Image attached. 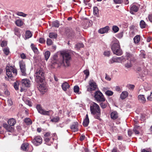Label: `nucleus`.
<instances>
[{"instance_id": "1", "label": "nucleus", "mask_w": 152, "mask_h": 152, "mask_svg": "<svg viewBox=\"0 0 152 152\" xmlns=\"http://www.w3.org/2000/svg\"><path fill=\"white\" fill-rule=\"evenodd\" d=\"M90 110L91 114L94 115L95 118L99 120L101 119L100 118L101 115L100 107L97 104L94 102L91 103Z\"/></svg>"}, {"instance_id": "2", "label": "nucleus", "mask_w": 152, "mask_h": 152, "mask_svg": "<svg viewBox=\"0 0 152 152\" xmlns=\"http://www.w3.org/2000/svg\"><path fill=\"white\" fill-rule=\"evenodd\" d=\"M111 50L114 54L117 56H121L122 54V51L121 49L118 41L114 38L112 42Z\"/></svg>"}, {"instance_id": "3", "label": "nucleus", "mask_w": 152, "mask_h": 152, "mask_svg": "<svg viewBox=\"0 0 152 152\" xmlns=\"http://www.w3.org/2000/svg\"><path fill=\"white\" fill-rule=\"evenodd\" d=\"M34 76L37 83H42L45 78V74L43 69L41 68H38L35 71Z\"/></svg>"}, {"instance_id": "4", "label": "nucleus", "mask_w": 152, "mask_h": 152, "mask_svg": "<svg viewBox=\"0 0 152 152\" xmlns=\"http://www.w3.org/2000/svg\"><path fill=\"white\" fill-rule=\"evenodd\" d=\"M61 55L62 56V60L59 61V63L61 64H63L66 66H69L71 60V57L69 54L68 53L63 52L61 53Z\"/></svg>"}, {"instance_id": "5", "label": "nucleus", "mask_w": 152, "mask_h": 152, "mask_svg": "<svg viewBox=\"0 0 152 152\" xmlns=\"http://www.w3.org/2000/svg\"><path fill=\"white\" fill-rule=\"evenodd\" d=\"M6 75L8 78L11 80H13L14 77L17 74V70L13 67L7 66L6 68Z\"/></svg>"}, {"instance_id": "6", "label": "nucleus", "mask_w": 152, "mask_h": 152, "mask_svg": "<svg viewBox=\"0 0 152 152\" xmlns=\"http://www.w3.org/2000/svg\"><path fill=\"white\" fill-rule=\"evenodd\" d=\"M94 94L95 100L97 102H104L105 101V98L102 93L100 91H95Z\"/></svg>"}, {"instance_id": "7", "label": "nucleus", "mask_w": 152, "mask_h": 152, "mask_svg": "<svg viewBox=\"0 0 152 152\" xmlns=\"http://www.w3.org/2000/svg\"><path fill=\"white\" fill-rule=\"evenodd\" d=\"M36 108L38 112L42 115L49 116L50 114L53 113V112L51 110L46 111L43 109L40 104H38L37 105Z\"/></svg>"}, {"instance_id": "8", "label": "nucleus", "mask_w": 152, "mask_h": 152, "mask_svg": "<svg viewBox=\"0 0 152 152\" xmlns=\"http://www.w3.org/2000/svg\"><path fill=\"white\" fill-rule=\"evenodd\" d=\"M88 84L87 89L88 91H95L97 88L96 83L92 80H91L89 81Z\"/></svg>"}, {"instance_id": "9", "label": "nucleus", "mask_w": 152, "mask_h": 152, "mask_svg": "<svg viewBox=\"0 0 152 152\" xmlns=\"http://www.w3.org/2000/svg\"><path fill=\"white\" fill-rule=\"evenodd\" d=\"M42 142V138L40 136H35L32 140V142L35 146H38L41 144Z\"/></svg>"}, {"instance_id": "10", "label": "nucleus", "mask_w": 152, "mask_h": 152, "mask_svg": "<svg viewBox=\"0 0 152 152\" xmlns=\"http://www.w3.org/2000/svg\"><path fill=\"white\" fill-rule=\"evenodd\" d=\"M19 64L21 72L22 75L25 76L26 75V69L25 62L23 61H20L19 62Z\"/></svg>"}, {"instance_id": "11", "label": "nucleus", "mask_w": 152, "mask_h": 152, "mask_svg": "<svg viewBox=\"0 0 152 152\" xmlns=\"http://www.w3.org/2000/svg\"><path fill=\"white\" fill-rule=\"evenodd\" d=\"M42 83L40 84H39V85L37 86V88L41 92L42 94H43L47 91V88L45 84Z\"/></svg>"}, {"instance_id": "12", "label": "nucleus", "mask_w": 152, "mask_h": 152, "mask_svg": "<svg viewBox=\"0 0 152 152\" xmlns=\"http://www.w3.org/2000/svg\"><path fill=\"white\" fill-rule=\"evenodd\" d=\"M21 84L23 87H29L30 86V82L27 79H23L21 81Z\"/></svg>"}, {"instance_id": "13", "label": "nucleus", "mask_w": 152, "mask_h": 152, "mask_svg": "<svg viewBox=\"0 0 152 152\" xmlns=\"http://www.w3.org/2000/svg\"><path fill=\"white\" fill-rule=\"evenodd\" d=\"M139 9V7L138 6L135 4H133L131 6L130 12L132 14H134V12H137Z\"/></svg>"}, {"instance_id": "14", "label": "nucleus", "mask_w": 152, "mask_h": 152, "mask_svg": "<svg viewBox=\"0 0 152 152\" xmlns=\"http://www.w3.org/2000/svg\"><path fill=\"white\" fill-rule=\"evenodd\" d=\"M45 143L48 145H50L53 143L54 140V138L53 137L46 138L44 139Z\"/></svg>"}, {"instance_id": "15", "label": "nucleus", "mask_w": 152, "mask_h": 152, "mask_svg": "<svg viewBox=\"0 0 152 152\" xmlns=\"http://www.w3.org/2000/svg\"><path fill=\"white\" fill-rule=\"evenodd\" d=\"M78 123L77 122H74L71 125L70 128L72 131L75 132L78 130Z\"/></svg>"}, {"instance_id": "16", "label": "nucleus", "mask_w": 152, "mask_h": 152, "mask_svg": "<svg viewBox=\"0 0 152 152\" xmlns=\"http://www.w3.org/2000/svg\"><path fill=\"white\" fill-rule=\"evenodd\" d=\"M3 126L8 132H12L14 131V128L11 126L8 125L7 124H4Z\"/></svg>"}, {"instance_id": "17", "label": "nucleus", "mask_w": 152, "mask_h": 152, "mask_svg": "<svg viewBox=\"0 0 152 152\" xmlns=\"http://www.w3.org/2000/svg\"><path fill=\"white\" fill-rule=\"evenodd\" d=\"M109 29V27L108 26H106L100 29L98 32L101 34H104L108 32Z\"/></svg>"}, {"instance_id": "18", "label": "nucleus", "mask_w": 152, "mask_h": 152, "mask_svg": "<svg viewBox=\"0 0 152 152\" xmlns=\"http://www.w3.org/2000/svg\"><path fill=\"white\" fill-rule=\"evenodd\" d=\"M91 21L87 20L83 22L82 23V26L84 28H87L91 26Z\"/></svg>"}, {"instance_id": "19", "label": "nucleus", "mask_w": 152, "mask_h": 152, "mask_svg": "<svg viewBox=\"0 0 152 152\" xmlns=\"http://www.w3.org/2000/svg\"><path fill=\"white\" fill-rule=\"evenodd\" d=\"M111 118L113 120L116 119L118 117V114L116 111L112 112L110 114Z\"/></svg>"}, {"instance_id": "20", "label": "nucleus", "mask_w": 152, "mask_h": 152, "mask_svg": "<svg viewBox=\"0 0 152 152\" xmlns=\"http://www.w3.org/2000/svg\"><path fill=\"white\" fill-rule=\"evenodd\" d=\"M126 56L128 60L129 61H134V59L133 55L129 53H126Z\"/></svg>"}, {"instance_id": "21", "label": "nucleus", "mask_w": 152, "mask_h": 152, "mask_svg": "<svg viewBox=\"0 0 152 152\" xmlns=\"http://www.w3.org/2000/svg\"><path fill=\"white\" fill-rule=\"evenodd\" d=\"M70 86L69 84L66 82H65L61 85V87L63 90L66 91L67 89L69 88Z\"/></svg>"}, {"instance_id": "22", "label": "nucleus", "mask_w": 152, "mask_h": 152, "mask_svg": "<svg viewBox=\"0 0 152 152\" xmlns=\"http://www.w3.org/2000/svg\"><path fill=\"white\" fill-rule=\"evenodd\" d=\"M23 100L26 104L28 105L30 107L32 106V103L29 98L23 97Z\"/></svg>"}, {"instance_id": "23", "label": "nucleus", "mask_w": 152, "mask_h": 152, "mask_svg": "<svg viewBox=\"0 0 152 152\" xmlns=\"http://www.w3.org/2000/svg\"><path fill=\"white\" fill-rule=\"evenodd\" d=\"M89 123V119L88 115L87 114L86 115V118L83 121V125L84 126L86 127L88 126Z\"/></svg>"}, {"instance_id": "24", "label": "nucleus", "mask_w": 152, "mask_h": 152, "mask_svg": "<svg viewBox=\"0 0 152 152\" xmlns=\"http://www.w3.org/2000/svg\"><path fill=\"white\" fill-rule=\"evenodd\" d=\"M128 95V93L126 91H124L122 92L121 94L120 97L122 99H124Z\"/></svg>"}, {"instance_id": "25", "label": "nucleus", "mask_w": 152, "mask_h": 152, "mask_svg": "<svg viewBox=\"0 0 152 152\" xmlns=\"http://www.w3.org/2000/svg\"><path fill=\"white\" fill-rule=\"evenodd\" d=\"M28 145L29 144L28 143H24L21 146V149L24 151H28Z\"/></svg>"}, {"instance_id": "26", "label": "nucleus", "mask_w": 152, "mask_h": 152, "mask_svg": "<svg viewBox=\"0 0 152 152\" xmlns=\"http://www.w3.org/2000/svg\"><path fill=\"white\" fill-rule=\"evenodd\" d=\"M138 99L142 103H145L146 101V99L143 95H140L138 96Z\"/></svg>"}, {"instance_id": "27", "label": "nucleus", "mask_w": 152, "mask_h": 152, "mask_svg": "<svg viewBox=\"0 0 152 152\" xmlns=\"http://www.w3.org/2000/svg\"><path fill=\"white\" fill-rule=\"evenodd\" d=\"M100 102L101 103L100 104V105L102 109H104L106 108L108 104V103L107 101Z\"/></svg>"}, {"instance_id": "28", "label": "nucleus", "mask_w": 152, "mask_h": 152, "mask_svg": "<svg viewBox=\"0 0 152 152\" xmlns=\"http://www.w3.org/2000/svg\"><path fill=\"white\" fill-rule=\"evenodd\" d=\"M8 123L9 125L13 126L15 124L16 121L14 119L11 118L8 120Z\"/></svg>"}, {"instance_id": "29", "label": "nucleus", "mask_w": 152, "mask_h": 152, "mask_svg": "<svg viewBox=\"0 0 152 152\" xmlns=\"http://www.w3.org/2000/svg\"><path fill=\"white\" fill-rule=\"evenodd\" d=\"M15 24L18 26H21L23 25V22L21 20L18 19L15 21Z\"/></svg>"}, {"instance_id": "30", "label": "nucleus", "mask_w": 152, "mask_h": 152, "mask_svg": "<svg viewBox=\"0 0 152 152\" xmlns=\"http://www.w3.org/2000/svg\"><path fill=\"white\" fill-rule=\"evenodd\" d=\"M32 36L31 32L29 31H27L26 32L25 38L26 39L31 38Z\"/></svg>"}, {"instance_id": "31", "label": "nucleus", "mask_w": 152, "mask_h": 152, "mask_svg": "<svg viewBox=\"0 0 152 152\" xmlns=\"http://www.w3.org/2000/svg\"><path fill=\"white\" fill-rule=\"evenodd\" d=\"M31 47L34 52L35 53L38 54V50L37 48L34 46L33 44H31Z\"/></svg>"}, {"instance_id": "32", "label": "nucleus", "mask_w": 152, "mask_h": 152, "mask_svg": "<svg viewBox=\"0 0 152 152\" xmlns=\"http://www.w3.org/2000/svg\"><path fill=\"white\" fill-rule=\"evenodd\" d=\"M57 34L53 32H51L49 34V37L52 39L56 38L57 37Z\"/></svg>"}, {"instance_id": "33", "label": "nucleus", "mask_w": 152, "mask_h": 152, "mask_svg": "<svg viewBox=\"0 0 152 152\" xmlns=\"http://www.w3.org/2000/svg\"><path fill=\"white\" fill-rule=\"evenodd\" d=\"M117 62L121 63L123 61H124L125 58L124 56H122L121 57H116Z\"/></svg>"}, {"instance_id": "34", "label": "nucleus", "mask_w": 152, "mask_h": 152, "mask_svg": "<svg viewBox=\"0 0 152 152\" xmlns=\"http://www.w3.org/2000/svg\"><path fill=\"white\" fill-rule=\"evenodd\" d=\"M44 55L45 59L47 61L49 58L50 55V52L48 51L45 52L44 53Z\"/></svg>"}, {"instance_id": "35", "label": "nucleus", "mask_w": 152, "mask_h": 152, "mask_svg": "<svg viewBox=\"0 0 152 152\" xmlns=\"http://www.w3.org/2000/svg\"><path fill=\"white\" fill-rule=\"evenodd\" d=\"M140 38L139 35H137L134 38V42L137 44L140 41Z\"/></svg>"}, {"instance_id": "36", "label": "nucleus", "mask_w": 152, "mask_h": 152, "mask_svg": "<svg viewBox=\"0 0 152 152\" xmlns=\"http://www.w3.org/2000/svg\"><path fill=\"white\" fill-rule=\"evenodd\" d=\"M52 25L53 26L58 28L59 26V23L58 21L56 20L53 22Z\"/></svg>"}, {"instance_id": "37", "label": "nucleus", "mask_w": 152, "mask_h": 152, "mask_svg": "<svg viewBox=\"0 0 152 152\" xmlns=\"http://www.w3.org/2000/svg\"><path fill=\"white\" fill-rule=\"evenodd\" d=\"M3 50L4 53L7 56L10 53L9 49L8 48L6 47L3 48Z\"/></svg>"}, {"instance_id": "38", "label": "nucleus", "mask_w": 152, "mask_h": 152, "mask_svg": "<svg viewBox=\"0 0 152 152\" xmlns=\"http://www.w3.org/2000/svg\"><path fill=\"white\" fill-rule=\"evenodd\" d=\"M140 25L141 28H143L145 27L146 24L144 20H141L140 22Z\"/></svg>"}, {"instance_id": "39", "label": "nucleus", "mask_w": 152, "mask_h": 152, "mask_svg": "<svg viewBox=\"0 0 152 152\" xmlns=\"http://www.w3.org/2000/svg\"><path fill=\"white\" fill-rule=\"evenodd\" d=\"M15 34L17 35L18 37H20V30L19 28H15L14 30Z\"/></svg>"}, {"instance_id": "40", "label": "nucleus", "mask_w": 152, "mask_h": 152, "mask_svg": "<svg viewBox=\"0 0 152 152\" xmlns=\"http://www.w3.org/2000/svg\"><path fill=\"white\" fill-rule=\"evenodd\" d=\"M24 122L27 125H30L32 123L31 120L29 118H25L24 119Z\"/></svg>"}, {"instance_id": "41", "label": "nucleus", "mask_w": 152, "mask_h": 152, "mask_svg": "<svg viewBox=\"0 0 152 152\" xmlns=\"http://www.w3.org/2000/svg\"><path fill=\"white\" fill-rule=\"evenodd\" d=\"M83 46L84 45L82 43H79L75 45V48L77 49H79L81 48H83Z\"/></svg>"}, {"instance_id": "42", "label": "nucleus", "mask_w": 152, "mask_h": 152, "mask_svg": "<svg viewBox=\"0 0 152 152\" xmlns=\"http://www.w3.org/2000/svg\"><path fill=\"white\" fill-rule=\"evenodd\" d=\"M112 30L114 33H116L118 31L119 28L116 26H113L112 27Z\"/></svg>"}, {"instance_id": "43", "label": "nucleus", "mask_w": 152, "mask_h": 152, "mask_svg": "<svg viewBox=\"0 0 152 152\" xmlns=\"http://www.w3.org/2000/svg\"><path fill=\"white\" fill-rule=\"evenodd\" d=\"M105 94L108 96H111L113 95V92L110 90H107L105 91Z\"/></svg>"}, {"instance_id": "44", "label": "nucleus", "mask_w": 152, "mask_h": 152, "mask_svg": "<svg viewBox=\"0 0 152 152\" xmlns=\"http://www.w3.org/2000/svg\"><path fill=\"white\" fill-rule=\"evenodd\" d=\"M114 62H117L116 57H113L109 61V63L110 64H112Z\"/></svg>"}, {"instance_id": "45", "label": "nucleus", "mask_w": 152, "mask_h": 152, "mask_svg": "<svg viewBox=\"0 0 152 152\" xmlns=\"http://www.w3.org/2000/svg\"><path fill=\"white\" fill-rule=\"evenodd\" d=\"M133 61H129L125 64V67L127 68L131 67L132 66V63Z\"/></svg>"}, {"instance_id": "46", "label": "nucleus", "mask_w": 152, "mask_h": 152, "mask_svg": "<svg viewBox=\"0 0 152 152\" xmlns=\"http://www.w3.org/2000/svg\"><path fill=\"white\" fill-rule=\"evenodd\" d=\"M16 14L18 16H22L24 17H26L27 15L26 14H25L22 12H17Z\"/></svg>"}, {"instance_id": "47", "label": "nucleus", "mask_w": 152, "mask_h": 152, "mask_svg": "<svg viewBox=\"0 0 152 152\" xmlns=\"http://www.w3.org/2000/svg\"><path fill=\"white\" fill-rule=\"evenodd\" d=\"M59 119V118L58 117L56 116L51 120V121L55 122H58Z\"/></svg>"}, {"instance_id": "48", "label": "nucleus", "mask_w": 152, "mask_h": 152, "mask_svg": "<svg viewBox=\"0 0 152 152\" xmlns=\"http://www.w3.org/2000/svg\"><path fill=\"white\" fill-rule=\"evenodd\" d=\"M19 83L18 81H16L14 83V86L16 90H17L18 89Z\"/></svg>"}, {"instance_id": "49", "label": "nucleus", "mask_w": 152, "mask_h": 152, "mask_svg": "<svg viewBox=\"0 0 152 152\" xmlns=\"http://www.w3.org/2000/svg\"><path fill=\"white\" fill-rule=\"evenodd\" d=\"M93 12L94 15H96L98 14V10L97 7H94L93 8Z\"/></svg>"}, {"instance_id": "50", "label": "nucleus", "mask_w": 152, "mask_h": 152, "mask_svg": "<svg viewBox=\"0 0 152 152\" xmlns=\"http://www.w3.org/2000/svg\"><path fill=\"white\" fill-rule=\"evenodd\" d=\"M53 135L47 132L44 135V139L45 138H46L48 137H52Z\"/></svg>"}, {"instance_id": "51", "label": "nucleus", "mask_w": 152, "mask_h": 152, "mask_svg": "<svg viewBox=\"0 0 152 152\" xmlns=\"http://www.w3.org/2000/svg\"><path fill=\"white\" fill-rule=\"evenodd\" d=\"M73 89L75 93H78L79 90V88L78 86H75Z\"/></svg>"}, {"instance_id": "52", "label": "nucleus", "mask_w": 152, "mask_h": 152, "mask_svg": "<svg viewBox=\"0 0 152 152\" xmlns=\"http://www.w3.org/2000/svg\"><path fill=\"white\" fill-rule=\"evenodd\" d=\"M52 40L50 39H47V44L48 45H52Z\"/></svg>"}, {"instance_id": "53", "label": "nucleus", "mask_w": 152, "mask_h": 152, "mask_svg": "<svg viewBox=\"0 0 152 152\" xmlns=\"http://www.w3.org/2000/svg\"><path fill=\"white\" fill-rule=\"evenodd\" d=\"M7 45V42L5 41H2L1 43V46L2 47H4Z\"/></svg>"}, {"instance_id": "54", "label": "nucleus", "mask_w": 152, "mask_h": 152, "mask_svg": "<svg viewBox=\"0 0 152 152\" xmlns=\"http://www.w3.org/2000/svg\"><path fill=\"white\" fill-rule=\"evenodd\" d=\"M83 72L84 74L86 75V78H87L89 75V71L88 70L86 69Z\"/></svg>"}, {"instance_id": "55", "label": "nucleus", "mask_w": 152, "mask_h": 152, "mask_svg": "<svg viewBox=\"0 0 152 152\" xmlns=\"http://www.w3.org/2000/svg\"><path fill=\"white\" fill-rule=\"evenodd\" d=\"M110 51H106L104 52V55L105 56H109L110 55Z\"/></svg>"}, {"instance_id": "56", "label": "nucleus", "mask_w": 152, "mask_h": 152, "mask_svg": "<svg viewBox=\"0 0 152 152\" xmlns=\"http://www.w3.org/2000/svg\"><path fill=\"white\" fill-rule=\"evenodd\" d=\"M113 1L115 4H121L123 1V0H113Z\"/></svg>"}, {"instance_id": "57", "label": "nucleus", "mask_w": 152, "mask_h": 152, "mask_svg": "<svg viewBox=\"0 0 152 152\" xmlns=\"http://www.w3.org/2000/svg\"><path fill=\"white\" fill-rule=\"evenodd\" d=\"M123 32H121L117 35L116 37L119 39L121 38L123 36Z\"/></svg>"}, {"instance_id": "58", "label": "nucleus", "mask_w": 152, "mask_h": 152, "mask_svg": "<svg viewBox=\"0 0 152 152\" xmlns=\"http://www.w3.org/2000/svg\"><path fill=\"white\" fill-rule=\"evenodd\" d=\"M45 42V40L43 38H40L39 39V42L40 43H44Z\"/></svg>"}, {"instance_id": "59", "label": "nucleus", "mask_w": 152, "mask_h": 152, "mask_svg": "<svg viewBox=\"0 0 152 152\" xmlns=\"http://www.w3.org/2000/svg\"><path fill=\"white\" fill-rule=\"evenodd\" d=\"M85 137V136L84 135H81L80 137V140L81 141H82L84 140Z\"/></svg>"}, {"instance_id": "60", "label": "nucleus", "mask_w": 152, "mask_h": 152, "mask_svg": "<svg viewBox=\"0 0 152 152\" xmlns=\"http://www.w3.org/2000/svg\"><path fill=\"white\" fill-rule=\"evenodd\" d=\"M128 88L129 89H133L134 88V85H133L130 84V85H128Z\"/></svg>"}, {"instance_id": "61", "label": "nucleus", "mask_w": 152, "mask_h": 152, "mask_svg": "<svg viewBox=\"0 0 152 152\" xmlns=\"http://www.w3.org/2000/svg\"><path fill=\"white\" fill-rule=\"evenodd\" d=\"M20 57L22 59H25L26 58V56L25 54L22 53L20 55Z\"/></svg>"}, {"instance_id": "62", "label": "nucleus", "mask_w": 152, "mask_h": 152, "mask_svg": "<svg viewBox=\"0 0 152 152\" xmlns=\"http://www.w3.org/2000/svg\"><path fill=\"white\" fill-rule=\"evenodd\" d=\"M147 99L148 100L151 101L152 100V92L151 93L150 95L147 97Z\"/></svg>"}, {"instance_id": "63", "label": "nucleus", "mask_w": 152, "mask_h": 152, "mask_svg": "<svg viewBox=\"0 0 152 152\" xmlns=\"http://www.w3.org/2000/svg\"><path fill=\"white\" fill-rule=\"evenodd\" d=\"M105 79L107 80L110 81V80L111 79L110 77V76L107 74H106V76L105 77Z\"/></svg>"}, {"instance_id": "64", "label": "nucleus", "mask_w": 152, "mask_h": 152, "mask_svg": "<svg viewBox=\"0 0 152 152\" xmlns=\"http://www.w3.org/2000/svg\"><path fill=\"white\" fill-rule=\"evenodd\" d=\"M148 18L149 21L152 23V14L149 15Z\"/></svg>"}]
</instances>
